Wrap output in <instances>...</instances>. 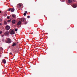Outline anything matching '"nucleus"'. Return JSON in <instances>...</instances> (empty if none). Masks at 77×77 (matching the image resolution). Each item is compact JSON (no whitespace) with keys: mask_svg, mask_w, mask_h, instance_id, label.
I'll list each match as a JSON object with an SVG mask.
<instances>
[{"mask_svg":"<svg viewBox=\"0 0 77 77\" xmlns=\"http://www.w3.org/2000/svg\"><path fill=\"white\" fill-rule=\"evenodd\" d=\"M5 41L6 43H8V44H10L11 43V39L9 38H7L6 39Z\"/></svg>","mask_w":77,"mask_h":77,"instance_id":"1","label":"nucleus"},{"mask_svg":"<svg viewBox=\"0 0 77 77\" xmlns=\"http://www.w3.org/2000/svg\"><path fill=\"white\" fill-rule=\"evenodd\" d=\"M20 20L21 22L24 23L25 24H27V22H26V19H25V18H21Z\"/></svg>","mask_w":77,"mask_h":77,"instance_id":"2","label":"nucleus"},{"mask_svg":"<svg viewBox=\"0 0 77 77\" xmlns=\"http://www.w3.org/2000/svg\"><path fill=\"white\" fill-rule=\"evenodd\" d=\"M9 32L11 35H14V34H15V32H14V31L12 30V29H10V30Z\"/></svg>","mask_w":77,"mask_h":77,"instance_id":"3","label":"nucleus"},{"mask_svg":"<svg viewBox=\"0 0 77 77\" xmlns=\"http://www.w3.org/2000/svg\"><path fill=\"white\" fill-rule=\"evenodd\" d=\"M11 11V12H14V11H15V9H14V8H8V11Z\"/></svg>","mask_w":77,"mask_h":77,"instance_id":"4","label":"nucleus"},{"mask_svg":"<svg viewBox=\"0 0 77 77\" xmlns=\"http://www.w3.org/2000/svg\"><path fill=\"white\" fill-rule=\"evenodd\" d=\"M10 17L11 18V19H13V18H15L16 17V15H15V14H12L10 15Z\"/></svg>","mask_w":77,"mask_h":77,"instance_id":"5","label":"nucleus"},{"mask_svg":"<svg viewBox=\"0 0 77 77\" xmlns=\"http://www.w3.org/2000/svg\"><path fill=\"white\" fill-rule=\"evenodd\" d=\"M17 8H18V9H21V5L20 4H19L17 5Z\"/></svg>","mask_w":77,"mask_h":77,"instance_id":"6","label":"nucleus"},{"mask_svg":"<svg viewBox=\"0 0 77 77\" xmlns=\"http://www.w3.org/2000/svg\"><path fill=\"white\" fill-rule=\"evenodd\" d=\"M10 27L8 25H7L5 26V29H6V30H9V29H10Z\"/></svg>","mask_w":77,"mask_h":77,"instance_id":"7","label":"nucleus"},{"mask_svg":"<svg viewBox=\"0 0 77 77\" xmlns=\"http://www.w3.org/2000/svg\"><path fill=\"white\" fill-rule=\"evenodd\" d=\"M72 6L73 7V8H77V5L74 4L72 5Z\"/></svg>","mask_w":77,"mask_h":77,"instance_id":"8","label":"nucleus"},{"mask_svg":"<svg viewBox=\"0 0 77 77\" xmlns=\"http://www.w3.org/2000/svg\"><path fill=\"white\" fill-rule=\"evenodd\" d=\"M4 34L5 35H9V31H7L4 33Z\"/></svg>","mask_w":77,"mask_h":77,"instance_id":"9","label":"nucleus"},{"mask_svg":"<svg viewBox=\"0 0 77 77\" xmlns=\"http://www.w3.org/2000/svg\"><path fill=\"white\" fill-rule=\"evenodd\" d=\"M17 44V43L16 42H13L12 44V46L13 47H15V46H16Z\"/></svg>","mask_w":77,"mask_h":77,"instance_id":"10","label":"nucleus"},{"mask_svg":"<svg viewBox=\"0 0 77 77\" xmlns=\"http://www.w3.org/2000/svg\"><path fill=\"white\" fill-rule=\"evenodd\" d=\"M15 20H12L11 22L12 23V24H15Z\"/></svg>","mask_w":77,"mask_h":77,"instance_id":"11","label":"nucleus"},{"mask_svg":"<svg viewBox=\"0 0 77 77\" xmlns=\"http://www.w3.org/2000/svg\"><path fill=\"white\" fill-rule=\"evenodd\" d=\"M2 62H3V63H4L5 64L6 63V60L5 59L3 60Z\"/></svg>","mask_w":77,"mask_h":77,"instance_id":"12","label":"nucleus"},{"mask_svg":"<svg viewBox=\"0 0 77 77\" xmlns=\"http://www.w3.org/2000/svg\"><path fill=\"white\" fill-rule=\"evenodd\" d=\"M21 21H19L17 23V25H18V26H20V25H21Z\"/></svg>","mask_w":77,"mask_h":77,"instance_id":"13","label":"nucleus"},{"mask_svg":"<svg viewBox=\"0 0 77 77\" xmlns=\"http://www.w3.org/2000/svg\"><path fill=\"white\" fill-rule=\"evenodd\" d=\"M4 24L5 25H7V24H8V23L6 20H4Z\"/></svg>","mask_w":77,"mask_h":77,"instance_id":"14","label":"nucleus"},{"mask_svg":"<svg viewBox=\"0 0 77 77\" xmlns=\"http://www.w3.org/2000/svg\"><path fill=\"white\" fill-rule=\"evenodd\" d=\"M68 2L69 3H72V0H68Z\"/></svg>","mask_w":77,"mask_h":77,"instance_id":"15","label":"nucleus"},{"mask_svg":"<svg viewBox=\"0 0 77 77\" xmlns=\"http://www.w3.org/2000/svg\"><path fill=\"white\" fill-rule=\"evenodd\" d=\"M25 12V13L23 14V15H24V16H26V13H27V11H26Z\"/></svg>","mask_w":77,"mask_h":77,"instance_id":"16","label":"nucleus"},{"mask_svg":"<svg viewBox=\"0 0 77 77\" xmlns=\"http://www.w3.org/2000/svg\"><path fill=\"white\" fill-rule=\"evenodd\" d=\"M0 50H1V51H2V50H3V48H0Z\"/></svg>","mask_w":77,"mask_h":77,"instance_id":"17","label":"nucleus"},{"mask_svg":"<svg viewBox=\"0 0 77 77\" xmlns=\"http://www.w3.org/2000/svg\"><path fill=\"white\" fill-rule=\"evenodd\" d=\"M9 18H11V17H10V16H7V19H9Z\"/></svg>","mask_w":77,"mask_h":77,"instance_id":"18","label":"nucleus"},{"mask_svg":"<svg viewBox=\"0 0 77 77\" xmlns=\"http://www.w3.org/2000/svg\"><path fill=\"white\" fill-rule=\"evenodd\" d=\"M11 20H8V23H9V22H11Z\"/></svg>","mask_w":77,"mask_h":77,"instance_id":"19","label":"nucleus"},{"mask_svg":"<svg viewBox=\"0 0 77 77\" xmlns=\"http://www.w3.org/2000/svg\"><path fill=\"white\" fill-rule=\"evenodd\" d=\"M15 32H17L18 30V29H15Z\"/></svg>","mask_w":77,"mask_h":77,"instance_id":"20","label":"nucleus"},{"mask_svg":"<svg viewBox=\"0 0 77 77\" xmlns=\"http://www.w3.org/2000/svg\"><path fill=\"white\" fill-rule=\"evenodd\" d=\"M61 2H65V0H60Z\"/></svg>","mask_w":77,"mask_h":77,"instance_id":"21","label":"nucleus"},{"mask_svg":"<svg viewBox=\"0 0 77 77\" xmlns=\"http://www.w3.org/2000/svg\"><path fill=\"white\" fill-rule=\"evenodd\" d=\"M2 41H3V42H5V39L3 38L2 39Z\"/></svg>","mask_w":77,"mask_h":77,"instance_id":"22","label":"nucleus"},{"mask_svg":"<svg viewBox=\"0 0 77 77\" xmlns=\"http://www.w3.org/2000/svg\"><path fill=\"white\" fill-rule=\"evenodd\" d=\"M27 18H30V16H27Z\"/></svg>","mask_w":77,"mask_h":77,"instance_id":"23","label":"nucleus"},{"mask_svg":"<svg viewBox=\"0 0 77 77\" xmlns=\"http://www.w3.org/2000/svg\"><path fill=\"white\" fill-rule=\"evenodd\" d=\"M2 32H3L0 31V34H2Z\"/></svg>","mask_w":77,"mask_h":77,"instance_id":"24","label":"nucleus"},{"mask_svg":"<svg viewBox=\"0 0 77 77\" xmlns=\"http://www.w3.org/2000/svg\"><path fill=\"white\" fill-rule=\"evenodd\" d=\"M10 54H12V53H10Z\"/></svg>","mask_w":77,"mask_h":77,"instance_id":"25","label":"nucleus"},{"mask_svg":"<svg viewBox=\"0 0 77 77\" xmlns=\"http://www.w3.org/2000/svg\"><path fill=\"white\" fill-rule=\"evenodd\" d=\"M2 37H3V36H4V35H3L2 36Z\"/></svg>","mask_w":77,"mask_h":77,"instance_id":"26","label":"nucleus"},{"mask_svg":"<svg viewBox=\"0 0 77 77\" xmlns=\"http://www.w3.org/2000/svg\"><path fill=\"white\" fill-rule=\"evenodd\" d=\"M2 23H0V25H2Z\"/></svg>","mask_w":77,"mask_h":77,"instance_id":"27","label":"nucleus"},{"mask_svg":"<svg viewBox=\"0 0 77 77\" xmlns=\"http://www.w3.org/2000/svg\"><path fill=\"white\" fill-rule=\"evenodd\" d=\"M0 13H2V11H0Z\"/></svg>","mask_w":77,"mask_h":77,"instance_id":"28","label":"nucleus"},{"mask_svg":"<svg viewBox=\"0 0 77 77\" xmlns=\"http://www.w3.org/2000/svg\"><path fill=\"white\" fill-rule=\"evenodd\" d=\"M31 34H32V33H31Z\"/></svg>","mask_w":77,"mask_h":77,"instance_id":"29","label":"nucleus"}]
</instances>
